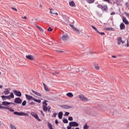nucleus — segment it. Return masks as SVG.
<instances>
[{
	"label": "nucleus",
	"instance_id": "nucleus-4",
	"mask_svg": "<svg viewBox=\"0 0 129 129\" xmlns=\"http://www.w3.org/2000/svg\"><path fill=\"white\" fill-rule=\"evenodd\" d=\"M97 7L99 9H101L103 11L106 12V11H107L108 8L107 5L102 6L100 4H98Z\"/></svg>",
	"mask_w": 129,
	"mask_h": 129
},
{
	"label": "nucleus",
	"instance_id": "nucleus-29",
	"mask_svg": "<svg viewBox=\"0 0 129 129\" xmlns=\"http://www.w3.org/2000/svg\"><path fill=\"white\" fill-rule=\"evenodd\" d=\"M9 97H10L11 99H12V98H14L15 96L14 95V93H11L10 95H9Z\"/></svg>",
	"mask_w": 129,
	"mask_h": 129
},
{
	"label": "nucleus",
	"instance_id": "nucleus-8",
	"mask_svg": "<svg viewBox=\"0 0 129 129\" xmlns=\"http://www.w3.org/2000/svg\"><path fill=\"white\" fill-rule=\"evenodd\" d=\"M31 115L33 116V117L35 118L38 121H42V120L39 118V116H38V114L35 113H31Z\"/></svg>",
	"mask_w": 129,
	"mask_h": 129
},
{
	"label": "nucleus",
	"instance_id": "nucleus-50",
	"mask_svg": "<svg viewBox=\"0 0 129 129\" xmlns=\"http://www.w3.org/2000/svg\"><path fill=\"white\" fill-rule=\"evenodd\" d=\"M55 124H58V123H59V122L58 121V120L56 119L55 120Z\"/></svg>",
	"mask_w": 129,
	"mask_h": 129
},
{
	"label": "nucleus",
	"instance_id": "nucleus-47",
	"mask_svg": "<svg viewBox=\"0 0 129 129\" xmlns=\"http://www.w3.org/2000/svg\"><path fill=\"white\" fill-rule=\"evenodd\" d=\"M11 9H12V10H13V11H15V12H18V10L16 9V8H15L14 7H12Z\"/></svg>",
	"mask_w": 129,
	"mask_h": 129
},
{
	"label": "nucleus",
	"instance_id": "nucleus-20",
	"mask_svg": "<svg viewBox=\"0 0 129 129\" xmlns=\"http://www.w3.org/2000/svg\"><path fill=\"white\" fill-rule=\"evenodd\" d=\"M67 96H68V97H73L74 95L71 92L67 93Z\"/></svg>",
	"mask_w": 129,
	"mask_h": 129
},
{
	"label": "nucleus",
	"instance_id": "nucleus-37",
	"mask_svg": "<svg viewBox=\"0 0 129 129\" xmlns=\"http://www.w3.org/2000/svg\"><path fill=\"white\" fill-rule=\"evenodd\" d=\"M47 31H48V32H52V31H53V29H52V28H51V27H49L47 29Z\"/></svg>",
	"mask_w": 129,
	"mask_h": 129
},
{
	"label": "nucleus",
	"instance_id": "nucleus-30",
	"mask_svg": "<svg viewBox=\"0 0 129 129\" xmlns=\"http://www.w3.org/2000/svg\"><path fill=\"white\" fill-rule=\"evenodd\" d=\"M97 33H98V34L99 35H101V36H105V33L104 32H99V31H98V32Z\"/></svg>",
	"mask_w": 129,
	"mask_h": 129
},
{
	"label": "nucleus",
	"instance_id": "nucleus-34",
	"mask_svg": "<svg viewBox=\"0 0 129 129\" xmlns=\"http://www.w3.org/2000/svg\"><path fill=\"white\" fill-rule=\"evenodd\" d=\"M91 27L92 28V29H93V30H95L96 31V32H98V30H97V28H96V27H95L94 26L92 25Z\"/></svg>",
	"mask_w": 129,
	"mask_h": 129
},
{
	"label": "nucleus",
	"instance_id": "nucleus-27",
	"mask_svg": "<svg viewBox=\"0 0 129 129\" xmlns=\"http://www.w3.org/2000/svg\"><path fill=\"white\" fill-rule=\"evenodd\" d=\"M95 0H87V2L88 4H93Z\"/></svg>",
	"mask_w": 129,
	"mask_h": 129
},
{
	"label": "nucleus",
	"instance_id": "nucleus-28",
	"mask_svg": "<svg viewBox=\"0 0 129 129\" xmlns=\"http://www.w3.org/2000/svg\"><path fill=\"white\" fill-rule=\"evenodd\" d=\"M22 103V106H26V105L27 104V101L24 100Z\"/></svg>",
	"mask_w": 129,
	"mask_h": 129
},
{
	"label": "nucleus",
	"instance_id": "nucleus-41",
	"mask_svg": "<svg viewBox=\"0 0 129 129\" xmlns=\"http://www.w3.org/2000/svg\"><path fill=\"white\" fill-rule=\"evenodd\" d=\"M1 109H8V107L1 106Z\"/></svg>",
	"mask_w": 129,
	"mask_h": 129
},
{
	"label": "nucleus",
	"instance_id": "nucleus-15",
	"mask_svg": "<svg viewBox=\"0 0 129 129\" xmlns=\"http://www.w3.org/2000/svg\"><path fill=\"white\" fill-rule=\"evenodd\" d=\"M58 118H59V119H61V118L63 117V112L60 111V112H58Z\"/></svg>",
	"mask_w": 129,
	"mask_h": 129
},
{
	"label": "nucleus",
	"instance_id": "nucleus-52",
	"mask_svg": "<svg viewBox=\"0 0 129 129\" xmlns=\"http://www.w3.org/2000/svg\"><path fill=\"white\" fill-rule=\"evenodd\" d=\"M56 74H59V73H53L52 75L55 76Z\"/></svg>",
	"mask_w": 129,
	"mask_h": 129
},
{
	"label": "nucleus",
	"instance_id": "nucleus-31",
	"mask_svg": "<svg viewBox=\"0 0 129 129\" xmlns=\"http://www.w3.org/2000/svg\"><path fill=\"white\" fill-rule=\"evenodd\" d=\"M62 122H63V123H68V120L66 118H64L62 120Z\"/></svg>",
	"mask_w": 129,
	"mask_h": 129
},
{
	"label": "nucleus",
	"instance_id": "nucleus-21",
	"mask_svg": "<svg viewBox=\"0 0 129 129\" xmlns=\"http://www.w3.org/2000/svg\"><path fill=\"white\" fill-rule=\"evenodd\" d=\"M104 30H105L106 31H114V29L112 27L106 28H105Z\"/></svg>",
	"mask_w": 129,
	"mask_h": 129
},
{
	"label": "nucleus",
	"instance_id": "nucleus-7",
	"mask_svg": "<svg viewBox=\"0 0 129 129\" xmlns=\"http://www.w3.org/2000/svg\"><path fill=\"white\" fill-rule=\"evenodd\" d=\"M14 102L17 104H21L23 102V100L20 97H17L15 99Z\"/></svg>",
	"mask_w": 129,
	"mask_h": 129
},
{
	"label": "nucleus",
	"instance_id": "nucleus-38",
	"mask_svg": "<svg viewBox=\"0 0 129 129\" xmlns=\"http://www.w3.org/2000/svg\"><path fill=\"white\" fill-rule=\"evenodd\" d=\"M10 126L11 127L12 129H17V128L12 124H10Z\"/></svg>",
	"mask_w": 129,
	"mask_h": 129
},
{
	"label": "nucleus",
	"instance_id": "nucleus-1",
	"mask_svg": "<svg viewBox=\"0 0 129 129\" xmlns=\"http://www.w3.org/2000/svg\"><path fill=\"white\" fill-rule=\"evenodd\" d=\"M7 109H8L9 111H11V112H13L14 114L18 115L19 116H29V114L26 113L24 112L15 111V110H14L12 107H7Z\"/></svg>",
	"mask_w": 129,
	"mask_h": 129
},
{
	"label": "nucleus",
	"instance_id": "nucleus-36",
	"mask_svg": "<svg viewBox=\"0 0 129 129\" xmlns=\"http://www.w3.org/2000/svg\"><path fill=\"white\" fill-rule=\"evenodd\" d=\"M74 30L76 31L77 34H80V32H79V29L75 28Z\"/></svg>",
	"mask_w": 129,
	"mask_h": 129
},
{
	"label": "nucleus",
	"instance_id": "nucleus-24",
	"mask_svg": "<svg viewBox=\"0 0 129 129\" xmlns=\"http://www.w3.org/2000/svg\"><path fill=\"white\" fill-rule=\"evenodd\" d=\"M46 102H48V101L44 100L43 102V106H47L48 105V103Z\"/></svg>",
	"mask_w": 129,
	"mask_h": 129
},
{
	"label": "nucleus",
	"instance_id": "nucleus-51",
	"mask_svg": "<svg viewBox=\"0 0 129 129\" xmlns=\"http://www.w3.org/2000/svg\"><path fill=\"white\" fill-rule=\"evenodd\" d=\"M110 15H111V16H112V15H115V12H112V13H110Z\"/></svg>",
	"mask_w": 129,
	"mask_h": 129
},
{
	"label": "nucleus",
	"instance_id": "nucleus-10",
	"mask_svg": "<svg viewBox=\"0 0 129 129\" xmlns=\"http://www.w3.org/2000/svg\"><path fill=\"white\" fill-rule=\"evenodd\" d=\"M11 90V89L7 88L5 89V90L4 91V93L5 95H9L10 94V91Z\"/></svg>",
	"mask_w": 129,
	"mask_h": 129
},
{
	"label": "nucleus",
	"instance_id": "nucleus-5",
	"mask_svg": "<svg viewBox=\"0 0 129 129\" xmlns=\"http://www.w3.org/2000/svg\"><path fill=\"white\" fill-rule=\"evenodd\" d=\"M78 97L82 101H84V102H87L88 99L86 98L84 95H80L78 96Z\"/></svg>",
	"mask_w": 129,
	"mask_h": 129
},
{
	"label": "nucleus",
	"instance_id": "nucleus-14",
	"mask_svg": "<svg viewBox=\"0 0 129 129\" xmlns=\"http://www.w3.org/2000/svg\"><path fill=\"white\" fill-rule=\"evenodd\" d=\"M125 29V25H124V24H123V23H121L120 24V29L124 30Z\"/></svg>",
	"mask_w": 129,
	"mask_h": 129
},
{
	"label": "nucleus",
	"instance_id": "nucleus-26",
	"mask_svg": "<svg viewBox=\"0 0 129 129\" xmlns=\"http://www.w3.org/2000/svg\"><path fill=\"white\" fill-rule=\"evenodd\" d=\"M43 110L45 112L48 111V107L45 106H43Z\"/></svg>",
	"mask_w": 129,
	"mask_h": 129
},
{
	"label": "nucleus",
	"instance_id": "nucleus-19",
	"mask_svg": "<svg viewBox=\"0 0 129 129\" xmlns=\"http://www.w3.org/2000/svg\"><path fill=\"white\" fill-rule=\"evenodd\" d=\"M36 28H37V29L39 30V31H40L42 33H43V32H44V30H43V29H42V28H41V27H40L37 25H36Z\"/></svg>",
	"mask_w": 129,
	"mask_h": 129
},
{
	"label": "nucleus",
	"instance_id": "nucleus-25",
	"mask_svg": "<svg viewBox=\"0 0 129 129\" xmlns=\"http://www.w3.org/2000/svg\"><path fill=\"white\" fill-rule=\"evenodd\" d=\"M48 127L49 129H53V125L50 123L49 122H48Z\"/></svg>",
	"mask_w": 129,
	"mask_h": 129
},
{
	"label": "nucleus",
	"instance_id": "nucleus-63",
	"mask_svg": "<svg viewBox=\"0 0 129 129\" xmlns=\"http://www.w3.org/2000/svg\"><path fill=\"white\" fill-rule=\"evenodd\" d=\"M0 88H3V85H0Z\"/></svg>",
	"mask_w": 129,
	"mask_h": 129
},
{
	"label": "nucleus",
	"instance_id": "nucleus-62",
	"mask_svg": "<svg viewBox=\"0 0 129 129\" xmlns=\"http://www.w3.org/2000/svg\"><path fill=\"white\" fill-rule=\"evenodd\" d=\"M54 15H56L57 16H58V13H54Z\"/></svg>",
	"mask_w": 129,
	"mask_h": 129
},
{
	"label": "nucleus",
	"instance_id": "nucleus-60",
	"mask_svg": "<svg viewBox=\"0 0 129 129\" xmlns=\"http://www.w3.org/2000/svg\"><path fill=\"white\" fill-rule=\"evenodd\" d=\"M22 19H25L26 20L27 19V17L24 16V17H22Z\"/></svg>",
	"mask_w": 129,
	"mask_h": 129
},
{
	"label": "nucleus",
	"instance_id": "nucleus-43",
	"mask_svg": "<svg viewBox=\"0 0 129 129\" xmlns=\"http://www.w3.org/2000/svg\"><path fill=\"white\" fill-rule=\"evenodd\" d=\"M70 27H71V28L73 29V30L75 29V27H74V26H73V25L70 24Z\"/></svg>",
	"mask_w": 129,
	"mask_h": 129
},
{
	"label": "nucleus",
	"instance_id": "nucleus-23",
	"mask_svg": "<svg viewBox=\"0 0 129 129\" xmlns=\"http://www.w3.org/2000/svg\"><path fill=\"white\" fill-rule=\"evenodd\" d=\"M121 41H122V39H121V37H118L117 44L120 45V42H121Z\"/></svg>",
	"mask_w": 129,
	"mask_h": 129
},
{
	"label": "nucleus",
	"instance_id": "nucleus-56",
	"mask_svg": "<svg viewBox=\"0 0 129 129\" xmlns=\"http://www.w3.org/2000/svg\"><path fill=\"white\" fill-rule=\"evenodd\" d=\"M10 104H12L13 105H16V103L14 102H10Z\"/></svg>",
	"mask_w": 129,
	"mask_h": 129
},
{
	"label": "nucleus",
	"instance_id": "nucleus-17",
	"mask_svg": "<svg viewBox=\"0 0 129 129\" xmlns=\"http://www.w3.org/2000/svg\"><path fill=\"white\" fill-rule=\"evenodd\" d=\"M42 84L44 86V90H45V91H46L47 92H49V91H50V90L48 88H47L46 84H45V83H42Z\"/></svg>",
	"mask_w": 129,
	"mask_h": 129
},
{
	"label": "nucleus",
	"instance_id": "nucleus-18",
	"mask_svg": "<svg viewBox=\"0 0 129 129\" xmlns=\"http://www.w3.org/2000/svg\"><path fill=\"white\" fill-rule=\"evenodd\" d=\"M10 104H11V102H10L4 101L2 102V105L7 106V105H10Z\"/></svg>",
	"mask_w": 129,
	"mask_h": 129
},
{
	"label": "nucleus",
	"instance_id": "nucleus-33",
	"mask_svg": "<svg viewBox=\"0 0 129 129\" xmlns=\"http://www.w3.org/2000/svg\"><path fill=\"white\" fill-rule=\"evenodd\" d=\"M1 98H2L3 101H5V100L7 99V98H6V96L5 95L1 96Z\"/></svg>",
	"mask_w": 129,
	"mask_h": 129
},
{
	"label": "nucleus",
	"instance_id": "nucleus-53",
	"mask_svg": "<svg viewBox=\"0 0 129 129\" xmlns=\"http://www.w3.org/2000/svg\"><path fill=\"white\" fill-rule=\"evenodd\" d=\"M56 52H58V53H63V51L61 50H56Z\"/></svg>",
	"mask_w": 129,
	"mask_h": 129
},
{
	"label": "nucleus",
	"instance_id": "nucleus-9",
	"mask_svg": "<svg viewBox=\"0 0 129 129\" xmlns=\"http://www.w3.org/2000/svg\"><path fill=\"white\" fill-rule=\"evenodd\" d=\"M69 39V36L66 34H63L61 37V39L62 40V41H63V42H66V41H67V40H68Z\"/></svg>",
	"mask_w": 129,
	"mask_h": 129
},
{
	"label": "nucleus",
	"instance_id": "nucleus-44",
	"mask_svg": "<svg viewBox=\"0 0 129 129\" xmlns=\"http://www.w3.org/2000/svg\"><path fill=\"white\" fill-rule=\"evenodd\" d=\"M29 104H30V105H35V104H36V103L34 102H31L29 103Z\"/></svg>",
	"mask_w": 129,
	"mask_h": 129
},
{
	"label": "nucleus",
	"instance_id": "nucleus-35",
	"mask_svg": "<svg viewBox=\"0 0 129 129\" xmlns=\"http://www.w3.org/2000/svg\"><path fill=\"white\" fill-rule=\"evenodd\" d=\"M89 127V126L87 125V124H85L83 127L84 129H88Z\"/></svg>",
	"mask_w": 129,
	"mask_h": 129
},
{
	"label": "nucleus",
	"instance_id": "nucleus-58",
	"mask_svg": "<svg viewBox=\"0 0 129 129\" xmlns=\"http://www.w3.org/2000/svg\"><path fill=\"white\" fill-rule=\"evenodd\" d=\"M50 14H52V15H55V13H54L53 11H50Z\"/></svg>",
	"mask_w": 129,
	"mask_h": 129
},
{
	"label": "nucleus",
	"instance_id": "nucleus-22",
	"mask_svg": "<svg viewBox=\"0 0 129 129\" xmlns=\"http://www.w3.org/2000/svg\"><path fill=\"white\" fill-rule=\"evenodd\" d=\"M69 5L70 7H74L75 6V3H74V1H71V2H69Z\"/></svg>",
	"mask_w": 129,
	"mask_h": 129
},
{
	"label": "nucleus",
	"instance_id": "nucleus-54",
	"mask_svg": "<svg viewBox=\"0 0 129 129\" xmlns=\"http://www.w3.org/2000/svg\"><path fill=\"white\" fill-rule=\"evenodd\" d=\"M127 47H129V42L128 40H127V44H126Z\"/></svg>",
	"mask_w": 129,
	"mask_h": 129
},
{
	"label": "nucleus",
	"instance_id": "nucleus-55",
	"mask_svg": "<svg viewBox=\"0 0 129 129\" xmlns=\"http://www.w3.org/2000/svg\"><path fill=\"white\" fill-rule=\"evenodd\" d=\"M104 2H106L107 3H110L109 0H104Z\"/></svg>",
	"mask_w": 129,
	"mask_h": 129
},
{
	"label": "nucleus",
	"instance_id": "nucleus-39",
	"mask_svg": "<svg viewBox=\"0 0 129 129\" xmlns=\"http://www.w3.org/2000/svg\"><path fill=\"white\" fill-rule=\"evenodd\" d=\"M70 114V113L69 112H66L64 114V116H68Z\"/></svg>",
	"mask_w": 129,
	"mask_h": 129
},
{
	"label": "nucleus",
	"instance_id": "nucleus-6",
	"mask_svg": "<svg viewBox=\"0 0 129 129\" xmlns=\"http://www.w3.org/2000/svg\"><path fill=\"white\" fill-rule=\"evenodd\" d=\"M13 92L18 97H21V96H22V92L19 90H13Z\"/></svg>",
	"mask_w": 129,
	"mask_h": 129
},
{
	"label": "nucleus",
	"instance_id": "nucleus-42",
	"mask_svg": "<svg viewBox=\"0 0 129 129\" xmlns=\"http://www.w3.org/2000/svg\"><path fill=\"white\" fill-rule=\"evenodd\" d=\"M16 27H17L18 28L21 27V24L19 23H17L16 24Z\"/></svg>",
	"mask_w": 129,
	"mask_h": 129
},
{
	"label": "nucleus",
	"instance_id": "nucleus-49",
	"mask_svg": "<svg viewBox=\"0 0 129 129\" xmlns=\"http://www.w3.org/2000/svg\"><path fill=\"white\" fill-rule=\"evenodd\" d=\"M40 112H41V114H42L43 116H45V114L43 112L42 110H40Z\"/></svg>",
	"mask_w": 129,
	"mask_h": 129
},
{
	"label": "nucleus",
	"instance_id": "nucleus-12",
	"mask_svg": "<svg viewBox=\"0 0 129 129\" xmlns=\"http://www.w3.org/2000/svg\"><path fill=\"white\" fill-rule=\"evenodd\" d=\"M26 59H28V60H34V56L32 55H28L26 56Z\"/></svg>",
	"mask_w": 129,
	"mask_h": 129
},
{
	"label": "nucleus",
	"instance_id": "nucleus-48",
	"mask_svg": "<svg viewBox=\"0 0 129 129\" xmlns=\"http://www.w3.org/2000/svg\"><path fill=\"white\" fill-rule=\"evenodd\" d=\"M51 110V107H47V110L48 111V112H51V111H50Z\"/></svg>",
	"mask_w": 129,
	"mask_h": 129
},
{
	"label": "nucleus",
	"instance_id": "nucleus-40",
	"mask_svg": "<svg viewBox=\"0 0 129 129\" xmlns=\"http://www.w3.org/2000/svg\"><path fill=\"white\" fill-rule=\"evenodd\" d=\"M68 119L70 121H72V120H73V117H72V116H69V118H68Z\"/></svg>",
	"mask_w": 129,
	"mask_h": 129
},
{
	"label": "nucleus",
	"instance_id": "nucleus-3",
	"mask_svg": "<svg viewBox=\"0 0 129 129\" xmlns=\"http://www.w3.org/2000/svg\"><path fill=\"white\" fill-rule=\"evenodd\" d=\"M72 126H79V124L76 121L69 122V126H67V129H71Z\"/></svg>",
	"mask_w": 129,
	"mask_h": 129
},
{
	"label": "nucleus",
	"instance_id": "nucleus-32",
	"mask_svg": "<svg viewBox=\"0 0 129 129\" xmlns=\"http://www.w3.org/2000/svg\"><path fill=\"white\" fill-rule=\"evenodd\" d=\"M94 67L96 70H99V66H98V64H95Z\"/></svg>",
	"mask_w": 129,
	"mask_h": 129
},
{
	"label": "nucleus",
	"instance_id": "nucleus-2",
	"mask_svg": "<svg viewBox=\"0 0 129 129\" xmlns=\"http://www.w3.org/2000/svg\"><path fill=\"white\" fill-rule=\"evenodd\" d=\"M25 96L27 100H33L35 102H37V103H41V100L40 99H37L34 98L33 96L29 95L28 94H25Z\"/></svg>",
	"mask_w": 129,
	"mask_h": 129
},
{
	"label": "nucleus",
	"instance_id": "nucleus-59",
	"mask_svg": "<svg viewBox=\"0 0 129 129\" xmlns=\"http://www.w3.org/2000/svg\"><path fill=\"white\" fill-rule=\"evenodd\" d=\"M111 57L112 58H116V56H115V55H112Z\"/></svg>",
	"mask_w": 129,
	"mask_h": 129
},
{
	"label": "nucleus",
	"instance_id": "nucleus-13",
	"mask_svg": "<svg viewBox=\"0 0 129 129\" xmlns=\"http://www.w3.org/2000/svg\"><path fill=\"white\" fill-rule=\"evenodd\" d=\"M122 21L123 23H124L125 25H128L129 22L127 20H126V18L125 17H122Z\"/></svg>",
	"mask_w": 129,
	"mask_h": 129
},
{
	"label": "nucleus",
	"instance_id": "nucleus-16",
	"mask_svg": "<svg viewBox=\"0 0 129 129\" xmlns=\"http://www.w3.org/2000/svg\"><path fill=\"white\" fill-rule=\"evenodd\" d=\"M32 92H33V93H34V94H35L36 95H37V96H42V95H41V94L40 93H38L36 91H35L34 90H32Z\"/></svg>",
	"mask_w": 129,
	"mask_h": 129
},
{
	"label": "nucleus",
	"instance_id": "nucleus-64",
	"mask_svg": "<svg viewBox=\"0 0 129 129\" xmlns=\"http://www.w3.org/2000/svg\"><path fill=\"white\" fill-rule=\"evenodd\" d=\"M75 129H80V128H79V127H76V128H75Z\"/></svg>",
	"mask_w": 129,
	"mask_h": 129
},
{
	"label": "nucleus",
	"instance_id": "nucleus-57",
	"mask_svg": "<svg viewBox=\"0 0 129 129\" xmlns=\"http://www.w3.org/2000/svg\"><path fill=\"white\" fill-rule=\"evenodd\" d=\"M126 16L127 17V18H129V14L127 13H125Z\"/></svg>",
	"mask_w": 129,
	"mask_h": 129
},
{
	"label": "nucleus",
	"instance_id": "nucleus-61",
	"mask_svg": "<svg viewBox=\"0 0 129 129\" xmlns=\"http://www.w3.org/2000/svg\"><path fill=\"white\" fill-rule=\"evenodd\" d=\"M120 43H122V44H124V41L121 40V41L120 42Z\"/></svg>",
	"mask_w": 129,
	"mask_h": 129
},
{
	"label": "nucleus",
	"instance_id": "nucleus-46",
	"mask_svg": "<svg viewBox=\"0 0 129 129\" xmlns=\"http://www.w3.org/2000/svg\"><path fill=\"white\" fill-rule=\"evenodd\" d=\"M5 97H6V99H9V100L11 99V98H10L9 95V96H5Z\"/></svg>",
	"mask_w": 129,
	"mask_h": 129
},
{
	"label": "nucleus",
	"instance_id": "nucleus-45",
	"mask_svg": "<svg viewBox=\"0 0 129 129\" xmlns=\"http://www.w3.org/2000/svg\"><path fill=\"white\" fill-rule=\"evenodd\" d=\"M57 114H58V113H53V114L52 115V117H56V116L57 115Z\"/></svg>",
	"mask_w": 129,
	"mask_h": 129
},
{
	"label": "nucleus",
	"instance_id": "nucleus-11",
	"mask_svg": "<svg viewBox=\"0 0 129 129\" xmlns=\"http://www.w3.org/2000/svg\"><path fill=\"white\" fill-rule=\"evenodd\" d=\"M60 107L62 108H64L65 109H70V108H72V107L68 105H63L62 106H60Z\"/></svg>",
	"mask_w": 129,
	"mask_h": 129
}]
</instances>
